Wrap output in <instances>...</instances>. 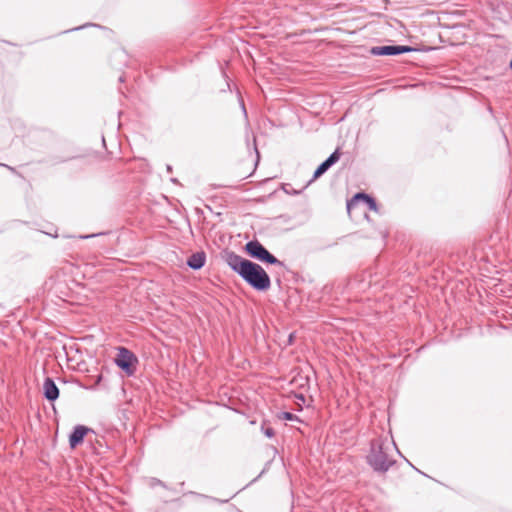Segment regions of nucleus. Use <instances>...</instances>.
Segmentation results:
<instances>
[{
  "instance_id": "21",
  "label": "nucleus",
  "mask_w": 512,
  "mask_h": 512,
  "mask_svg": "<svg viewBox=\"0 0 512 512\" xmlns=\"http://www.w3.org/2000/svg\"><path fill=\"white\" fill-rule=\"evenodd\" d=\"M255 152L257 153V157H259L258 149L255 147Z\"/></svg>"
},
{
  "instance_id": "10",
  "label": "nucleus",
  "mask_w": 512,
  "mask_h": 512,
  "mask_svg": "<svg viewBox=\"0 0 512 512\" xmlns=\"http://www.w3.org/2000/svg\"><path fill=\"white\" fill-rule=\"evenodd\" d=\"M206 262V255L203 251L193 253L188 259H187V266L193 270H199L201 269Z\"/></svg>"
},
{
  "instance_id": "22",
  "label": "nucleus",
  "mask_w": 512,
  "mask_h": 512,
  "mask_svg": "<svg viewBox=\"0 0 512 512\" xmlns=\"http://www.w3.org/2000/svg\"><path fill=\"white\" fill-rule=\"evenodd\" d=\"M509 67L512 70V60L510 61Z\"/></svg>"
},
{
  "instance_id": "17",
  "label": "nucleus",
  "mask_w": 512,
  "mask_h": 512,
  "mask_svg": "<svg viewBox=\"0 0 512 512\" xmlns=\"http://www.w3.org/2000/svg\"><path fill=\"white\" fill-rule=\"evenodd\" d=\"M189 494L200 496V494L195 493V492H193V491H190V492H189ZM201 497H205V496H204V495H201Z\"/></svg>"
},
{
  "instance_id": "14",
  "label": "nucleus",
  "mask_w": 512,
  "mask_h": 512,
  "mask_svg": "<svg viewBox=\"0 0 512 512\" xmlns=\"http://www.w3.org/2000/svg\"><path fill=\"white\" fill-rule=\"evenodd\" d=\"M97 235L98 234L86 235V236H81V238L87 239V238H91V237H94V236H97Z\"/></svg>"
},
{
  "instance_id": "12",
  "label": "nucleus",
  "mask_w": 512,
  "mask_h": 512,
  "mask_svg": "<svg viewBox=\"0 0 512 512\" xmlns=\"http://www.w3.org/2000/svg\"><path fill=\"white\" fill-rule=\"evenodd\" d=\"M261 429H262V432L265 434V436L268 438H272L275 434L274 429L272 427H265L263 425Z\"/></svg>"
},
{
  "instance_id": "3",
  "label": "nucleus",
  "mask_w": 512,
  "mask_h": 512,
  "mask_svg": "<svg viewBox=\"0 0 512 512\" xmlns=\"http://www.w3.org/2000/svg\"><path fill=\"white\" fill-rule=\"evenodd\" d=\"M245 251L247 254L261 262L271 265L284 266V263L272 255L259 241L252 240L246 243Z\"/></svg>"
},
{
  "instance_id": "7",
  "label": "nucleus",
  "mask_w": 512,
  "mask_h": 512,
  "mask_svg": "<svg viewBox=\"0 0 512 512\" xmlns=\"http://www.w3.org/2000/svg\"><path fill=\"white\" fill-rule=\"evenodd\" d=\"M43 395L50 402H54L59 397V388L55 384L54 380L50 377H47L44 380Z\"/></svg>"
},
{
  "instance_id": "20",
  "label": "nucleus",
  "mask_w": 512,
  "mask_h": 512,
  "mask_svg": "<svg viewBox=\"0 0 512 512\" xmlns=\"http://www.w3.org/2000/svg\"><path fill=\"white\" fill-rule=\"evenodd\" d=\"M291 193H292V194H298V193H299V191L291 190Z\"/></svg>"
},
{
  "instance_id": "15",
  "label": "nucleus",
  "mask_w": 512,
  "mask_h": 512,
  "mask_svg": "<svg viewBox=\"0 0 512 512\" xmlns=\"http://www.w3.org/2000/svg\"><path fill=\"white\" fill-rule=\"evenodd\" d=\"M87 25H83V26H80V27H76V28H73V29H70L69 31H73V30H80L84 27H86Z\"/></svg>"
},
{
  "instance_id": "6",
  "label": "nucleus",
  "mask_w": 512,
  "mask_h": 512,
  "mask_svg": "<svg viewBox=\"0 0 512 512\" xmlns=\"http://www.w3.org/2000/svg\"><path fill=\"white\" fill-rule=\"evenodd\" d=\"M340 158L339 150H335L330 156L323 161L314 171L313 177L310 180V182L314 181L315 179L319 178L321 175H323L330 167H332Z\"/></svg>"
},
{
  "instance_id": "8",
  "label": "nucleus",
  "mask_w": 512,
  "mask_h": 512,
  "mask_svg": "<svg viewBox=\"0 0 512 512\" xmlns=\"http://www.w3.org/2000/svg\"><path fill=\"white\" fill-rule=\"evenodd\" d=\"M89 429L83 425H77L74 427L72 433L69 436V445L71 448H75L80 445Z\"/></svg>"
},
{
  "instance_id": "1",
  "label": "nucleus",
  "mask_w": 512,
  "mask_h": 512,
  "mask_svg": "<svg viewBox=\"0 0 512 512\" xmlns=\"http://www.w3.org/2000/svg\"><path fill=\"white\" fill-rule=\"evenodd\" d=\"M224 259L226 264L255 290L266 291L270 288V277L259 264L233 251L226 252Z\"/></svg>"
},
{
  "instance_id": "19",
  "label": "nucleus",
  "mask_w": 512,
  "mask_h": 512,
  "mask_svg": "<svg viewBox=\"0 0 512 512\" xmlns=\"http://www.w3.org/2000/svg\"><path fill=\"white\" fill-rule=\"evenodd\" d=\"M291 193H292V194H298V193H299V191L291 190Z\"/></svg>"
},
{
  "instance_id": "11",
  "label": "nucleus",
  "mask_w": 512,
  "mask_h": 512,
  "mask_svg": "<svg viewBox=\"0 0 512 512\" xmlns=\"http://www.w3.org/2000/svg\"><path fill=\"white\" fill-rule=\"evenodd\" d=\"M278 418L282 419V420H287V421H299L298 416H296L295 414H293L291 412H287V411L281 412L278 415Z\"/></svg>"
},
{
  "instance_id": "13",
  "label": "nucleus",
  "mask_w": 512,
  "mask_h": 512,
  "mask_svg": "<svg viewBox=\"0 0 512 512\" xmlns=\"http://www.w3.org/2000/svg\"><path fill=\"white\" fill-rule=\"evenodd\" d=\"M151 485H152V486H154V485H161V486H165L161 480L156 479V478H153V479H152V483H151Z\"/></svg>"
},
{
  "instance_id": "9",
  "label": "nucleus",
  "mask_w": 512,
  "mask_h": 512,
  "mask_svg": "<svg viewBox=\"0 0 512 512\" xmlns=\"http://www.w3.org/2000/svg\"><path fill=\"white\" fill-rule=\"evenodd\" d=\"M358 201H363L371 210L377 211V203L375 199L365 193H357L351 200H349L347 202V209L350 210Z\"/></svg>"
},
{
  "instance_id": "2",
  "label": "nucleus",
  "mask_w": 512,
  "mask_h": 512,
  "mask_svg": "<svg viewBox=\"0 0 512 512\" xmlns=\"http://www.w3.org/2000/svg\"><path fill=\"white\" fill-rule=\"evenodd\" d=\"M392 445L397 449L395 443ZM390 450L391 443L387 439H373L366 456L368 465L377 473H386L395 464V460L389 456Z\"/></svg>"
},
{
  "instance_id": "16",
  "label": "nucleus",
  "mask_w": 512,
  "mask_h": 512,
  "mask_svg": "<svg viewBox=\"0 0 512 512\" xmlns=\"http://www.w3.org/2000/svg\"><path fill=\"white\" fill-rule=\"evenodd\" d=\"M297 398H299V400H302V401H304V400H305V397H304L302 394L297 395Z\"/></svg>"
},
{
  "instance_id": "5",
  "label": "nucleus",
  "mask_w": 512,
  "mask_h": 512,
  "mask_svg": "<svg viewBox=\"0 0 512 512\" xmlns=\"http://www.w3.org/2000/svg\"><path fill=\"white\" fill-rule=\"evenodd\" d=\"M412 51H415V49L405 45L376 46L371 49V53L376 56H392Z\"/></svg>"
},
{
  "instance_id": "23",
  "label": "nucleus",
  "mask_w": 512,
  "mask_h": 512,
  "mask_svg": "<svg viewBox=\"0 0 512 512\" xmlns=\"http://www.w3.org/2000/svg\"><path fill=\"white\" fill-rule=\"evenodd\" d=\"M167 170H168V171H171V166H169V165H168V166H167Z\"/></svg>"
},
{
  "instance_id": "18",
  "label": "nucleus",
  "mask_w": 512,
  "mask_h": 512,
  "mask_svg": "<svg viewBox=\"0 0 512 512\" xmlns=\"http://www.w3.org/2000/svg\"><path fill=\"white\" fill-rule=\"evenodd\" d=\"M242 109H243L244 113L246 114V108H245L244 104H242Z\"/></svg>"
},
{
  "instance_id": "4",
  "label": "nucleus",
  "mask_w": 512,
  "mask_h": 512,
  "mask_svg": "<svg viewBox=\"0 0 512 512\" xmlns=\"http://www.w3.org/2000/svg\"><path fill=\"white\" fill-rule=\"evenodd\" d=\"M118 353L114 360L115 364L126 373L127 376H132L136 372L138 358L136 355L126 347H118Z\"/></svg>"
}]
</instances>
